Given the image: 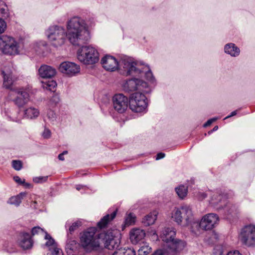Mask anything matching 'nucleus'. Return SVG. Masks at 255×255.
Returning a JSON list of instances; mask_svg holds the SVG:
<instances>
[{
	"label": "nucleus",
	"instance_id": "obj_57",
	"mask_svg": "<svg viewBox=\"0 0 255 255\" xmlns=\"http://www.w3.org/2000/svg\"><path fill=\"white\" fill-rule=\"evenodd\" d=\"M218 129V127L217 126H216L214 127V128L212 129V131H216Z\"/></svg>",
	"mask_w": 255,
	"mask_h": 255
},
{
	"label": "nucleus",
	"instance_id": "obj_32",
	"mask_svg": "<svg viewBox=\"0 0 255 255\" xmlns=\"http://www.w3.org/2000/svg\"><path fill=\"white\" fill-rule=\"evenodd\" d=\"M112 255H135V252L130 248H121L115 251Z\"/></svg>",
	"mask_w": 255,
	"mask_h": 255
},
{
	"label": "nucleus",
	"instance_id": "obj_3",
	"mask_svg": "<svg viewBox=\"0 0 255 255\" xmlns=\"http://www.w3.org/2000/svg\"><path fill=\"white\" fill-rule=\"evenodd\" d=\"M175 230L172 227L164 228L160 235V238L164 242V247L172 255H177L186 245L185 242L175 239Z\"/></svg>",
	"mask_w": 255,
	"mask_h": 255
},
{
	"label": "nucleus",
	"instance_id": "obj_30",
	"mask_svg": "<svg viewBox=\"0 0 255 255\" xmlns=\"http://www.w3.org/2000/svg\"><path fill=\"white\" fill-rule=\"evenodd\" d=\"M223 209L225 210L226 214L228 216H234L236 214L237 211V208L235 205L227 202Z\"/></svg>",
	"mask_w": 255,
	"mask_h": 255
},
{
	"label": "nucleus",
	"instance_id": "obj_45",
	"mask_svg": "<svg viewBox=\"0 0 255 255\" xmlns=\"http://www.w3.org/2000/svg\"><path fill=\"white\" fill-rule=\"evenodd\" d=\"M51 134V131L47 128H45L43 132H42V136L44 138H49L50 137Z\"/></svg>",
	"mask_w": 255,
	"mask_h": 255
},
{
	"label": "nucleus",
	"instance_id": "obj_48",
	"mask_svg": "<svg viewBox=\"0 0 255 255\" xmlns=\"http://www.w3.org/2000/svg\"><path fill=\"white\" fill-rule=\"evenodd\" d=\"M13 180L19 185H22L24 183V179L22 180L19 176H15L13 177Z\"/></svg>",
	"mask_w": 255,
	"mask_h": 255
},
{
	"label": "nucleus",
	"instance_id": "obj_34",
	"mask_svg": "<svg viewBox=\"0 0 255 255\" xmlns=\"http://www.w3.org/2000/svg\"><path fill=\"white\" fill-rule=\"evenodd\" d=\"M175 190L181 199H183L187 194L188 188L186 186L180 185L175 188Z\"/></svg>",
	"mask_w": 255,
	"mask_h": 255
},
{
	"label": "nucleus",
	"instance_id": "obj_46",
	"mask_svg": "<svg viewBox=\"0 0 255 255\" xmlns=\"http://www.w3.org/2000/svg\"><path fill=\"white\" fill-rule=\"evenodd\" d=\"M6 23L5 21L0 18V34L3 33L6 28Z\"/></svg>",
	"mask_w": 255,
	"mask_h": 255
},
{
	"label": "nucleus",
	"instance_id": "obj_60",
	"mask_svg": "<svg viewBox=\"0 0 255 255\" xmlns=\"http://www.w3.org/2000/svg\"><path fill=\"white\" fill-rule=\"evenodd\" d=\"M212 132H213V131H212V130H210V131L208 132V134H211Z\"/></svg>",
	"mask_w": 255,
	"mask_h": 255
},
{
	"label": "nucleus",
	"instance_id": "obj_27",
	"mask_svg": "<svg viewBox=\"0 0 255 255\" xmlns=\"http://www.w3.org/2000/svg\"><path fill=\"white\" fill-rule=\"evenodd\" d=\"M116 213V211H114L110 215L109 214H107V215L105 216L97 223L98 227L100 229L105 228L110 221L112 220L115 218Z\"/></svg>",
	"mask_w": 255,
	"mask_h": 255
},
{
	"label": "nucleus",
	"instance_id": "obj_2",
	"mask_svg": "<svg viewBox=\"0 0 255 255\" xmlns=\"http://www.w3.org/2000/svg\"><path fill=\"white\" fill-rule=\"evenodd\" d=\"M120 69L121 74L123 75H132L140 77L144 76L146 79L151 83L155 82L153 74L148 66H143L131 59L124 60L121 63Z\"/></svg>",
	"mask_w": 255,
	"mask_h": 255
},
{
	"label": "nucleus",
	"instance_id": "obj_29",
	"mask_svg": "<svg viewBox=\"0 0 255 255\" xmlns=\"http://www.w3.org/2000/svg\"><path fill=\"white\" fill-rule=\"evenodd\" d=\"M60 101L59 95L56 93H53L47 100V106L48 108H53L57 106Z\"/></svg>",
	"mask_w": 255,
	"mask_h": 255
},
{
	"label": "nucleus",
	"instance_id": "obj_56",
	"mask_svg": "<svg viewBox=\"0 0 255 255\" xmlns=\"http://www.w3.org/2000/svg\"><path fill=\"white\" fill-rule=\"evenodd\" d=\"M98 255H111L109 254L106 253L105 252H102L98 254Z\"/></svg>",
	"mask_w": 255,
	"mask_h": 255
},
{
	"label": "nucleus",
	"instance_id": "obj_53",
	"mask_svg": "<svg viewBox=\"0 0 255 255\" xmlns=\"http://www.w3.org/2000/svg\"><path fill=\"white\" fill-rule=\"evenodd\" d=\"M237 111H234L232 112L230 114V115H229V116H227L226 117H225V118L224 119V120H226V119H228V118H231V117H233V116H234L236 115H237Z\"/></svg>",
	"mask_w": 255,
	"mask_h": 255
},
{
	"label": "nucleus",
	"instance_id": "obj_38",
	"mask_svg": "<svg viewBox=\"0 0 255 255\" xmlns=\"http://www.w3.org/2000/svg\"><path fill=\"white\" fill-rule=\"evenodd\" d=\"M136 217L132 214L129 213L126 216L125 220V224L126 226H130L134 224L135 222Z\"/></svg>",
	"mask_w": 255,
	"mask_h": 255
},
{
	"label": "nucleus",
	"instance_id": "obj_4",
	"mask_svg": "<svg viewBox=\"0 0 255 255\" xmlns=\"http://www.w3.org/2000/svg\"><path fill=\"white\" fill-rule=\"evenodd\" d=\"M24 48L23 40L11 36H0V50L4 54L15 56L19 55Z\"/></svg>",
	"mask_w": 255,
	"mask_h": 255
},
{
	"label": "nucleus",
	"instance_id": "obj_33",
	"mask_svg": "<svg viewBox=\"0 0 255 255\" xmlns=\"http://www.w3.org/2000/svg\"><path fill=\"white\" fill-rule=\"evenodd\" d=\"M46 46V42L40 41L33 43L31 45L32 48L37 54H40L43 51L44 47Z\"/></svg>",
	"mask_w": 255,
	"mask_h": 255
},
{
	"label": "nucleus",
	"instance_id": "obj_51",
	"mask_svg": "<svg viewBox=\"0 0 255 255\" xmlns=\"http://www.w3.org/2000/svg\"><path fill=\"white\" fill-rule=\"evenodd\" d=\"M227 255H242L238 251H233L228 253Z\"/></svg>",
	"mask_w": 255,
	"mask_h": 255
},
{
	"label": "nucleus",
	"instance_id": "obj_24",
	"mask_svg": "<svg viewBox=\"0 0 255 255\" xmlns=\"http://www.w3.org/2000/svg\"><path fill=\"white\" fill-rule=\"evenodd\" d=\"M39 114L40 112L38 109L33 107H30L24 110L23 118L34 120L39 117Z\"/></svg>",
	"mask_w": 255,
	"mask_h": 255
},
{
	"label": "nucleus",
	"instance_id": "obj_20",
	"mask_svg": "<svg viewBox=\"0 0 255 255\" xmlns=\"http://www.w3.org/2000/svg\"><path fill=\"white\" fill-rule=\"evenodd\" d=\"M145 236L144 230L139 228H134L129 233V239L133 244H136L142 241Z\"/></svg>",
	"mask_w": 255,
	"mask_h": 255
},
{
	"label": "nucleus",
	"instance_id": "obj_10",
	"mask_svg": "<svg viewBox=\"0 0 255 255\" xmlns=\"http://www.w3.org/2000/svg\"><path fill=\"white\" fill-rule=\"evenodd\" d=\"M219 218L216 214L209 213L204 216L200 221L197 219H195L194 223V229L195 232H193L197 234L196 231H198L199 228L204 230H210L214 228L218 224Z\"/></svg>",
	"mask_w": 255,
	"mask_h": 255
},
{
	"label": "nucleus",
	"instance_id": "obj_47",
	"mask_svg": "<svg viewBox=\"0 0 255 255\" xmlns=\"http://www.w3.org/2000/svg\"><path fill=\"white\" fill-rule=\"evenodd\" d=\"M217 118H213L208 120L203 125L204 128L207 127L217 120Z\"/></svg>",
	"mask_w": 255,
	"mask_h": 255
},
{
	"label": "nucleus",
	"instance_id": "obj_59",
	"mask_svg": "<svg viewBox=\"0 0 255 255\" xmlns=\"http://www.w3.org/2000/svg\"><path fill=\"white\" fill-rule=\"evenodd\" d=\"M68 153V152L67 151H64L62 154H63V155H64L65 154H66L67 153Z\"/></svg>",
	"mask_w": 255,
	"mask_h": 255
},
{
	"label": "nucleus",
	"instance_id": "obj_13",
	"mask_svg": "<svg viewBox=\"0 0 255 255\" xmlns=\"http://www.w3.org/2000/svg\"><path fill=\"white\" fill-rule=\"evenodd\" d=\"M128 58L122 59L120 62H118L117 59L112 56L107 55L101 59V64L103 68L107 71H115L119 69L121 73V65L124 60Z\"/></svg>",
	"mask_w": 255,
	"mask_h": 255
},
{
	"label": "nucleus",
	"instance_id": "obj_55",
	"mask_svg": "<svg viewBox=\"0 0 255 255\" xmlns=\"http://www.w3.org/2000/svg\"><path fill=\"white\" fill-rule=\"evenodd\" d=\"M58 158L60 160H62V161L64 160V158L63 154L60 153V154H59Z\"/></svg>",
	"mask_w": 255,
	"mask_h": 255
},
{
	"label": "nucleus",
	"instance_id": "obj_41",
	"mask_svg": "<svg viewBox=\"0 0 255 255\" xmlns=\"http://www.w3.org/2000/svg\"><path fill=\"white\" fill-rule=\"evenodd\" d=\"M47 232H45L43 229L38 226L34 227L31 230V234L32 236H34L35 235L44 236L45 234Z\"/></svg>",
	"mask_w": 255,
	"mask_h": 255
},
{
	"label": "nucleus",
	"instance_id": "obj_23",
	"mask_svg": "<svg viewBox=\"0 0 255 255\" xmlns=\"http://www.w3.org/2000/svg\"><path fill=\"white\" fill-rule=\"evenodd\" d=\"M79 246V244L76 241L68 239L65 247L67 255H76L78 253Z\"/></svg>",
	"mask_w": 255,
	"mask_h": 255
},
{
	"label": "nucleus",
	"instance_id": "obj_17",
	"mask_svg": "<svg viewBox=\"0 0 255 255\" xmlns=\"http://www.w3.org/2000/svg\"><path fill=\"white\" fill-rule=\"evenodd\" d=\"M101 244L103 243L105 248L112 250L117 249L119 243L116 241L111 232L101 234Z\"/></svg>",
	"mask_w": 255,
	"mask_h": 255
},
{
	"label": "nucleus",
	"instance_id": "obj_1",
	"mask_svg": "<svg viewBox=\"0 0 255 255\" xmlns=\"http://www.w3.org/2000/svg\"><path fill=\"white\" fill-rule=\"evenodd\" d=\"M93 20H85L79 16H74L69 19L64 27L59 25H51L45 30V35L52 46L58 48L62 46L67 37L74 46H79L90 39L89 27L92 26Z\"/></svg>",
	"mask_w": 255,
	"mask_h": 255
},
{
	"label": "nucleus",
	"instance_id": "obj_18",
	"mask_svg": "<svg viewBox=\"0 0 255 255\" xmlns=\"http://www.w3.org/2000/svg\"><path fill=\"white\" fill-rule=\"evenodd\" d=\"M15 92L17 95L13 102L18 107H23L29 101V95L26 90L22 89L17 90Z\"/></svg>",
	"mask_w": 255,
	"mask_h": 255
},
{
	"label": "nucleus",
	"instance_id": "obj_36",
	"mask_svg": "<svg viewBox=\"0 0 255 255\" xmlns=\"http://www.w3.org/2000/svg\"><path fill=\"white\" fill-rule=\"evenodd\" d=\"M151 251V248L146 244H144L138 250L139 255H147Z\"/></svg>",
	"mask_w": 255,
	"mask_h": 255
},
{
	"label": "nucleus",
	"instance_id": "obj_42",
	"mask_svg": "<svg viewBox=\"0 0 255 255\" xmlns=\"http://www.w3.org/2000/svg\"><path fill=\"white\" fill-rule=\"evenodd\" d=\"M12 167L17 171H19L22 168V163L19 160H13L12 161Z\"/></svg>",
	"mask_w": 255,
	"mask_h": 255
},
{
	"label": "nucleus",
	"instance_id": "obj_28",
	"mask_svg": "<svg viewBox=\"0 0 255 255\" xmlns=\"http://www.w3.org/2000/svg\"><path fill=\"white\" fill-rule=\"evenodd\" d=\"M44 237V239L47 240L45 244V247L47 248L49 250V252L58 248L57 243L55 242L54 240L52 238L51 236L47 233L45 234Z\"/></svg>",
	"mask_w": 255,
	"mask_h": 255
},
{
	"label": "nucleus",
	"instance_id": "obj_50",
	"mask_svg": "<svg viewBox=\"0 0 255 255\" xmlns=\"http://www.w3.org/2000/svg\"><path fill=\"white\" fill-rule=\"evenodd\" d=\"M76 188L77 190L79 191L81 189H83L84 190H87L88 187L86 186V185H81V184H79V185H77L76 186Z\"/></svg>",
	"mask_w": 255,
	"mask_h": 255
},
{
	"label": "nucleus",
	"instance_id": "obj_19",
	"mask_svg": "<svg viewBox=\"0 0 255 255\" xmlns=\"http://www.w3.org/2000/svg\"><path fill=\"white\" fill-rule=\"evenodd\" d=\"M19 245L24 250L30 249L33 246V241L29 233H20L18 238Z\"/></svg>",
	"mask_w": 255,
	"mask_h": 255
},
{
	"label": "nucleus",
	"instance_id": "obj_8",
	"mask_svg": "<svg viewBox=\"0 0 255 255\" xmlns=\"http://www.w3.org/2000/svg\"><path fill=\"white\" fill-rule=\"evenodd\" d=\"M146 93L134 92L129 98V107L134 113H145L148 106L147 99L145 96Z\"/></svg>",
	"mask_w": 255,
	"mask_h": 255
},
{
	"label": "nucleus",
	"instance_id": "obj_15",
	"mask_svg": "<svg viewBox=\"0 0 255 255\" xmlns=\"http://www.w3.org/2000/svg\"><path fill=\"white\" fill-rule=\"evenodd\" d=\"M59 70L61 73L67 76L73 77L80 72V67L74 62L64 61L60 64Z\"/></svg>",
	"mask_w": 255,
	"mask_h": 255
},
{
	"label": "nucleus",
	"instance_id": "obj_54",
	"mask_svg": "<svg viewBox=\"0 0 255 255\" xmlns=\"http://www.w3.org/2000/svg\"><path fill=\"white\" fill-rule=\"evenodd\" d=\"M22 185L26 188H29L31 187V184L28 183H26L24 182V183H23Z\"/></svg>",
	"mask_w": 255,
	"mask_h": 255
},
{
	"label": "nucleus",
	"instance_id": "obj_40",
	"mask_svg": "<svg viewBox=\"0 0 255 255\" xmlns=\"http://www.w3.org/2000/svg\"><path fill=\"white\" fill-rule=\"evenodd\" d=\"M7 16L6 6L4 2L0 0V18L5 17Z\"/></svg>",
	"mask_w": 255,
	"mask_h": 255
},
{
	"label": "nucleus",
	"instance_id": "obj_31",
	"mask_svg": "<svg viewBox=\"0 0 255 255\" xmlns=\"http://www.w3.org/2000/svg\"><path fill=\"white\" fill-rule=\"evenodd\" d=\"M157 215L155 213H151L145 216L142 220V223L145 226H149L153 224L156 220Z\"/></svg>",
	"mask_w": 255,
	"mask_h": 255
},
{
	"label": "nucleus",
	"instance_id": "obj_9",
	"mask_svg": "<svg viewBox=\"0 0 255 255\" xmlns=\"http://www.w3.org/2000/svg\"><path fill=\"white\" fill-rule=\"evenodd\" d=\"M122 86L123 90L128 93L134 91L149 93L151 91L146 82L137 78L124 81Z\"/></svg>",
	"mask_w": 255,
	"mask_h": 255
},
{
	"label": "nucleus",
	"instance_id": "obj_11",
	"mask_svg": "<svg viewBox=\"0 0 255 255\" xmlns=\"http://www.w3.org/2000/svg\"><path fill=\"white\" fill-rule=\"evenodd\" d=\"M239 237L241 242L248 247H255V225L249 224L241 230Z\"/></svg>",
	"mask_w": 255,
	"mask_h": 255
},
{
	"label": "nucleus",
	"instance_id": "obj_25",
	"mask_svg": "<svg viewBox=\"0 0 255 255\" xmlns=\"http://www.w3.org/2000/svg\"><path fill=\"white\" fill-rule=\"evenodd\" d=\"M224 52L232 57H236L240 54V49L233 43L226 44L224 46Z\"/></svg>",
	"mask_w": 255,
	"mask_h": 255
},
{
	"label": "nucleus",
	"instance_id": "obj_52",
	"mask_svg": "<svg viewBox=\"0 0 255 255\" xmlns=\"http://www.w3.org/2000/svg\"><path fill=\"white\" fill-rule=\"evenodd\" d=\"M165 154L162 152H159L157 154L156 160L161 159L165 157Z\"/></svg>",
	"mask_w": 255,
	"mask_h": 255
},
{
	"label": "nucleus",
	"instance_id": "obj_43",
	"mask_svg": "<svg viewBox=\"0 0 255 255\" xmlns=\"http://www.w3.org/2000/svg\"><path fill=\"white\" fill-rule=\"evenodd\" d=\"M48 176H37L33 178V181L35 183H43L46 182L48 179Z\"/></svg>",
	"mask_w": 255,
	"mask_h": 255
},
{
	"label": "nucleus",
	"instance_id": "obj_12",
	"mask_svg": "<svg viewBox=\"0 0 255 255\" xmlns=\"http://www.w3.org/2000/svg\"><path fill=\"white\" fill-rule=\"evenodd\" d=\"M209 194L210 196V205L218 210L223 209L226 202V195L220 190L209 191Z\"/></svg>",
	"mask_w": 255,
	"mask_h": 255
},
{
	"label": "nucleus",
	"instance_id": "obj_58",
	"mask_svg": "<svg viewBox=\"0 0 255 255\" xmlns=\"http://www.w3.org/2000/svg\"><path fill=\"white\" fill-rule=\"evenodd\" d=\"M36 204V202L34 201V202H33L32 203V204H31V207H33V208H36V207H35V204Z\"/></svg>",
	"mask_w": 255,
	"mask_h": 255
},
{
	"label": "nucleus",
	"instance_id": "obj_6",
	"mask_svg": "<svg viewBox=\"0 0 255 255\" xmlns=\"http://www.w3.org/2000/svg\"><path fill=\"white\" fill-rule=\"evenodd\" d=\"M97 228L91 227L84 231L80 237L81 247L87 252L97 250L101 245V234H97Z\"/></svg>",
	"mask_w": 255,
	"mask_h": 255
},
{
	"label": "nucleus",
	"instance_id": "obj_16",
	"mask_svg": "<svg viewBox=\"0 0 255 255\" xmlns=\"http://www.w3.org/2000/svg\"><path fill=\"white\" fill-rule=\"evenodd\" d=\"M20 110L14 107L13 106L5 105L4 108L2 110V114L6 119L10 121L20 123L21 118L19 115Z\"/></svg>",
	"mask_w": 255,
	"mask_h": 255
},
{
	"label": "nucleus",
	"instance_id": "obj_22",
	"mask_svg": "<svg viewBox=\"0 0 255 255\" xmlns=\"http://www.w3.org/2000/svg\"><path fill=\"white\" fill-rule=\"evenodd\" d=\"M10 66L5 67L4 69L2 71V74L3 78V86L9 89L13 83V78L12 75V71L9 68Z\"/></svg>",
	"mask_w": 255,
	"mask_h": 255
},
{
	"label": "nucleus",
	"instance_id": "obj_5",
	"mask_svg": "<svg viewBox=\"0 0 255 255\" xmlns=\"http://www.w3.org/2000/svg\"><path fill=\"white\" fill-rule=\"evenodd\" d=\"M171 218L178 225H181L184 219L185 221L184 226L190 227L192 232H195L194 229L195 218L190 206L184 205L175 207L172 211Z\"/></svg>",
	"mask_w": 255,
	"mask_h": 255
},
{
	"label": "nucleus",
	"instance_id": "obj_7",
	"mask_svg": "<svg viewBox=\"0 0 255 255\" xmlns=\"http://www.w3.org/2000/svg\"><path fill=\"white\" fill-rule=\"evenodd\" d=\"M77 59L86 65L96 63L99 60V53L97 49L92 45H83L77 51Z\"/></svg>",
	"mask_w": 255,
	"mask_h": 255
},
{
	"label": "nucleus",
	"instance_id": "obj_37",
	"mask_svg": "<svg viewBox=\"0 0 255 255\" xmlns=\"http://www.w3.org/2000/svg\"><path fill=\"white\" fill-rule=\"evenodd\" d=\"M57 86V84L55 81L49 80L45 82H43V87L47 90L53 91Z\"/></svg>",
	"mask_w": 255,
	"mask_h": 255
},
{
	"label": "nucleus",
	"instance_id": "obj_21",
	"mask_svg": "<svg viewBox=\"0 0 255 255\" xmlns=\"http://www.w3.org/2000/svg\"><path fill=\"white\" fill-rule=\"evenodd\" d=\"M39 76L43 78H51L56 74V69L49 65H42L38 70Z\"/></svg>",
	"mask_w": 255,
	"mask_h": 255
},
{
	"label": "nucleus",
	"instance_id": "obj_26",
	"mask_svg": "<svg viewBox=\"0 0 255 255\" xmlns=\"http://www.w3.org/2000/svg\"><path fill=\"white\" fill-rule=\"evenodd\" d=\"M26 195V192H21L16 196H13L8 199L7 201V204L14 205L18 207L21 203L22 200Z\"/></svg>",
	"mask_w": 255,
	"mask_h": 255
},
{
	"label": "nucleus",
	"instance_id": "obj_14",
	"mask_svg": "<svg viewBox=\"0 0 255 255\" xmlns=\"http://www.w3.org/2000/svg\"><path fill=\"white\" fill-rule=\"evenodd\" d=\"M113 105L114 109L119 113H124L129 104V99L123 94L115 95L113 97Z\"/></svg>",
	"mask_w": 255,
	"mask_h": 255
},
{
	"label": "nucleus",
	"instance_id": "obj_44",
	"mask_svg": "<svg viewBox=\"0 0 255 255\" xmlns=\"http://www.w3.org/2000/svg\"><path fill=\"white\" fill-rule=\"evenodd\" d=\"M46 255H64L63 252L59 248H56L55 249L48 252Z\"/></svg>",
	"mask_w": 255,
	"mask_h": 255
},
{
	"label": "nucleus",
	"instance_id": "obj_35",
	"mask_svg": "<svg viewBox=\"0 0 255 255\" xmlns=\"http://www.w3.org/2000/svg\"><path fill=\"white\" fill-rule=\"evenodd\" d=\"M81 225V223L79 221L75 222L73 223L72 225H71V223L69 221H67L65 224V227L66 228L69 227V233L72 234V233Z\"/></svg>",
	"mask_w": 255,
	"mask_h": 255
},
{
	"label": "nucleus",
	"instance_id": "obj_39",
	"mask_svg": "<svg viewBox=\"0 0 255 255\" xmlns=\"http://www.w3.org/2000/svg\"><path fill=\"white\" fill-rule=\"evenodd\" d=\"M47 117L50 122L54 124L56 122L57 116L54 111L51 108H48L47 112Z\"/></svg>",
	"mask_w": 255,
	"mask_h": 255
},
{
	"label": "nucleus",
	"instance_id": "obj_49",
	"mask_svg": "<svg viewBox=\"0 0 255 255\" xmlns=\"http://www.w3.org/2000/svg\"><path fill=\"white\" fill-rule=\"evenodd\" d=\"M207 196V194L204 192H200L198 193V198L200 200H203Z\"/></svg>",
	"mask_w": 255,
	"mask_h": 255
}]
</instances>
